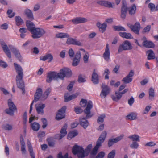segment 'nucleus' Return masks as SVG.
<instances>
[{
	"label": "nucleus",
	"mask_w": 158,
	"mask_h": 158,
	"mask_svg": "<svg viewBox=\"0 0 158 158\" xmlns=\"http://www.w3.org/2000/svg\"><path fill=\"white\" fill-rule=\"evenodd\" d=\"M17 75L16 77V81L18 88L21 89L23 94L25 93L24 84L23 78L24 76L23 69L21 66L15 63L14 64Z\"/></svg>",
	"instance_id": "nucleus-1"
},
{
	"label": "nucleus",
	"mask_w": 158,
	"mask_h": 158,
	"mask_svg": "<svg viewBox=\"0 0 158 158\" xmlns=\"http://www.w3.org/2000/svg\"><path fill=\"white\" fill-rule=\"evenodd\" d=\"M93 107V103L92 101H89L87 104V107L84 110V112L86 114L85 117H80L79 122L80 125L84 129H86L89 125V123L86 119L91 118L93 115L91 114L90 110Z\"/></svg>",
	"instance_id": "nucleus-2"
},
{
	"label": "nucleus",
	"mask_w": 158,
	"mask_h": 158,
	"mask_svg": "<svg viewBox=\"0 0 158 158\" xmlns=\"http://www.w3.org/2000/svg\"><path fill=\"white\" fill-rule=\"evenodd\" d=\"M59 75V78L63 80L65 77H70L72 75V72L69 68L64 67L60 69Z\"/></svg>",
	"instance_id": "nucleus-3"
},
{
	"label": "nucleus",
	"mask_w": 158,
	"mask_h": 158,
	"mask_svg": "<svg viewBox=\"0 0 158 158\" xmlns=\"http://www.w3.org/2000/svg\"><path fill=\"white\" fill-rule=\"evenodd\" d=\"M32 37L34 39H38L42 37L46 33L45 31L42 28H35L31 32Z\"/></svg>",
	"instance_id": "nucleus-4"
},
{
	"label": "nucleus",
	"mask_w": 158,
	"mask_h": 158,
	"mask_svg": "<svg viewBox=\"0 0 158 158\" xmlns=\"http://www.w3.org/2000/svg\"><path fill=\"white\" fill-rule=\"evenodd\" d=\"M42 94V90L40 88H38L36 91L35 94L34 95V100L32 101L30 105V109L29 110V113L31 114L32 109V106L33 103L34 102H37L40 99L41 100V98L42 97L43 95Z\"/></svg>",
	"instance_id": "nucleus-5"
},
{
	"label": "nucleus",
	"mask_w": 158,
	"mask_h": 158,
	"mask_svg": "<svg viewBox=\"0 0 158 158\" xmlns=\"http://www.w3.org/2000/svg\"><path fill=\"white\" fill-rule=\"evenodd\" d=\"M8 105L9 108L6 109L5 110V112L7 114L12 116L14 114V111L17 110L16 106L11 99L8 100Z\"/></svg>",
	"instance_id": "nucleus-6"
},
{
	"label": "nucleus",
	"mask_w": 158,
	"mask_h": 158,
	"mask_svg": "<svg viewBox=\"0 0 158 158\" xmlns=\"http://www.w3.org/2000/svg\"><path fill=\"white\" fill-rule=\"evenodd\" d=\"M59 73L55 71H50L47 73L46 81L48 83L51 82L52 80H56L59 78Z\"/></svg>",
	"instance_id": "nucleus-7"
},
{
	"label": "nucleus",
	"mask_w": 158,
	"mask_h": 158,
	"mask_svg": "<svg viewBox=\"0 0 158 158\" xmlns=\"http://www.w3.org/2000/svg\"><path fill=\"white\" fill-rule=\"evenodd\" d=\"M132 47L131 43L128 41H125L119 47L118 51V53L122 52L123 50H130L132 48Z\"/></svg>",
	"instance_id": "nucleus-8"
},
{
	"label": "nucleus",
	"mask_w": 158,
	"mask_h": 158,
	"mask_svg": "<svg viewBox=\"0 0 158 158\" xmlns=\"http://www.w3.org/2000/svg\"><path fill=\"white\" fill-rule=\"evenodd\" d=\"M102 90L100 94V96L102 98H105L107 95L110 94V89L107 85L102 84L101 86Z\"/></svg>",
	"instance_id": "nucleus-9"
},
{
	"label": "nucleus",
	"mask_w": 158,
	"mask_h": 158,
	"mask_svg": "<svg viewBox=\"0 0 158 158\" xmlns=\"http://www.w3.org/2000/svg\"><path fill=\"white\" fill-rule=\"evenodd\" d=\"M127 9L126 0H122L120 15L121 18L122 19H125Z\"/></svg>",
	"instance_id": "nucleus-10"
},
{
	"label": "nucleus",
	"mask_w": 158,
	"mask_h": 158,
	"mask_svg": "<svg viewBox=\"0 0 158 158\" xmlns=\"http://www.w3.org/2000/svg\"><path fill=\"white\" fill-rule=\"evenodd\" d=\"M128 91V89H126L122 92H116L115 95H112L111 98L112 100L115 102H118L121 98L123 94H124Z\"/></svg>",
	"instance_id": "nucleus-11"
},
{
	"label": "nucleus",
	"mask_w": 158,
	"mask_h": 158,
	"mask_svg": "<svg viewBox=\"0 0 158 158\" xmlns=\"http://www.w3.org/2000/svg\"><path fill=\"white\" fill-rule=\"evenodd\" d=\"M66 109V107L64 106L58 110V113L56 114V118L57 120H60L65 117V113Z\"/></svg>",
	"instance_id": "nucleus-12"
},
{
	"label": "nucleus",
	"mask_w": 158,
	"mask_h": 158,
	"mask_svg": "<svg viewBox=\"0 0 158 158\" xmlns=\"http://www.w3.org/2000/svg\"><path fill=\"white\" fill-rule=\"evenodd\" d=\"M124 136V135L122 134L115 138L109 139L107 143L108 147H110L112 146L114 143L119 142L123 138Z\"/></svg>",
	"instance_id": "nucleus-13"
},
{
	"label": "nucleus",
	"mask_w": 158,
	"mask_h": 158,
	"mask_svg": "<svg viewBox=\"0 0 158 158\" xmlns=\"http://www.w3.org/2000/svg\"><path fill=\"white\" fill-rule=\"evenodd\" d=\"M0 44L4 52L8 57L9 58H10L11 57V52L6 44L3 41L0 42Z\"/></svg>",
	"instance_id": "nucleus-14"
},
{
	"label": "nucleus",
	"mask_w": 158,
	"mask_h": 158,
	"mask_svg": "<svg viewBox=\"0 0 158 158\" xmlns=\"http://www.w3.org/2000/svg\"><path fill=\"white\" fill-rule=\"evenodd\" d=\"M97 3L101 5L109 8H114L115 7L114 3H111L108 1H98Z\"/></svg>",
	"instance_id": "nucleus-15"
},
{
	"label": "nucleus",
	"mask_w": 158,
	"mask_h": 158,
	"mask_svg": "<svg viewBox=\"0 0 158 158\" xmlns=\"http://www.w3.org/2000/svg\"><path fill=\"white\" fill-rule=\"evenodd\" d=\"M9 47L17 58L19 60L22 59L19 50L17 48L11 45H9Z\"/></svg>",
	"instance_id": "nucleus-16"
},
{
	"label": "nucleus",
	"mask_w": 158,
	"mask_h": 158,
	"mask_svg": "<svg viewBox=\"0 0 158 158\" xmlns=\"http://www.w3.org/2000/svg\"><path fill=\"white\" fill-rule=\"evenodd\" d=\"M66 43L68 45H74L81 46L82 44L79 41H77L75 39L71 37L67 38Z\"/></svg>",
	"instance_id": "nucleus-17"
},
{
	"label": "nucleus",
	"mask_w": 158,
	"mask_h": 158,
	"mask_svg": "<svg viewBox=\"0 0 158 158\" xmlns=\"http://www.w3.org/2000/svg\"><path fill=\"white\" fill-rule=\"evenodd\" d=\"M84 150L83 148L82 147L76 144L74 145L72 148V153L74 155L84 152Z\"/></svg>",
	"instance_id": "nucleus-18"
},
{
	"label": "nucleus",
	"mask_w": 158,
	"mask_h": 158,
	"mask_svg": "<svg viewBox=\"0 0 158 158\" xmlns=\"http://www.w3.org/2000/svg\"><path fill=\"white\" fill-rule=\"evenodd\" d=\"M110 51L109 48V44H107L105 49V51L104 53L103 57L105 60L107 61H109L110 59Z\"/></svg>",
	"instance_id": "nucleus-19"
},
{
	"label": "nucleus",
	"mask_w": 158,
	"mask_h": 158,
	"mask_svg": "<svg viewBox=\"0 0 158 158\" xmlns=\"http://www.w3.org/2000/svg\"><path fill=\"white\" fill-rule=\"evenodd\" d=\"M81 52L80 51H77L73 60V62L72 64L73 66H77L79 64L80 58H81Z\"/></svg>",
	"instance_id": "nucleus-20"
},
{
	"label": "nucleus",
	"mask_w": 158,
	"mask_h": 158,
	"mask_svg": "<svg viewBox=\"0 0 158 158\" xmlns=\"http://www.w3.org/2000/svg\"><path fill=\"white\" fill-rule=\"evenodd\" d=\"M45 107V104H36L35 105L36 110L37 113L41 115H43L44 114V109Z\"/></svg>",
	"instance_id": "nucleus-21"
},
{
	"label": "nucleus",
	"mask_w": 158,
	"mask_h": 158,
	"mask_svg": "<svg viewBox=\"0 0 158 158\" xmlns=\"http://www.w3.org/2000/svg\"><path fill=\"white\" fill-rule=\"evenodd\" d=\"M87 19L83 17H76L72 20V22L74 24H77L87 22Z\"/></svg>",
	"instance_id": "nucleus-22"
},
{
	"label": "nucleus",
	"mask_w": 158,
	"mask_h": 158,
	"mask_svg": "<svg viewBox=\"0 0 158 158\" xmlns=\"http://www.w3.org/2000/svg\"><path fill=\"white\" fill-rule=\"evenodd\" d=\"M92 81L94 84H97L99 83V79L98 75L95 69L94 70L92 73Z\"/></svg>",
	"instance_id": "nucleus-23"
},
{
	"label": "nucleus",
	"mask_w": 158,
	"mask_h": 158,
	"mask_svg": "<svg viewBox=\"0 0 158 158\" xmlns=\"http://www.w3.org/2000/svg\"><path fill=\"white\" fill-rule=\"evenodd\" d=\"M67 125L65 124L62 128L60 131V134H58L57 135L59 136V139H61L63 137L65 136L67 134V131L66 129H67Z\"/></svg>",
	"instance_id": "nucleus-24"
},
{
	"label": "nucleus",
	"mask_w": 158,
	"mask_h": 158,
	"mask_svg": "<svg viewBox=\"0 0 158 158\" xmlns=\"http://www.w3.org/2000/svg\"><path fill=\"white\" fill-rule=\"evenodd\" d=\"M140 25L139 23L136 22L131 28V30L137 34H139V31L140 29Z\"/></svg>",
	"instance_id": "nucleus-25"
},
{
	"label": "nucleus",
	"mask_w": 158,
	"mask_h": 158,
	"mask_svg": "<svg viewBox=\"0 0 158 158\" xmlns=\"http://www.w3.org/2000/svg\"><path fill=\"white\" fill-rule=\"evenodd\" d=\"M107 135V132L106 131H103L101 134L98 139L97 143L102 145V144L104 142Z\"/></svg>",
	"instance_id": "nucleus-26"
},
{
	"label": "nucleus",
	"mask_w": 158,
	"mask_h": 158,
	"mask_svg": "<svg viewBox=\"0 0 158 158\" xmlns=\"http://www.w3.org/2000/svg\"><path fill=\"white\" fill-rule=\"evenodd\" d=\"M78 95V94L75 93L70 96H69L68 93L64 95V101L65 102H68L73 99L76 98Z\"/></svg>",
	"instance_id": "nucleus-27"
},
{
	"label": "nucleus",
	"mask_w": 158,
	"mask_h": 158,
	"mask_svg": "<svg viewBox=\"0 0 158 158\" xmlns=\"http://www.w3.org/2000/svg\"><path fill=\"white\" fill-rule=\"evenodd\" d=\"M26 25L27 29L31 32L35 28V26L34 23L29 20H27L26 22Z\"/></svg>",
	"instance_id": "nucleus-28"
},
{
	"label": "nucleus",
	"mask_w": 158,
	"mask_h": 158,
	"mask_svg": "<svg viewBox=\"0 0 158 158\" xmlns=\"http://www.w3.org/2000/svg\"><path fill=\"white\" fill-rule=\"evenodd\" d=\"M24 12L27 17L30 19L32 20L34 19V16L31 11L27 9L25 10Z\"/></svg>",
	"instance_id": "nucleus-29"
},
{
	"label": "nucleus",
	"mask_w": 158,
	"mask_h": 158,
	"mask_svg": "<svg viewBox=\"0 0 158 158\" xmlns=\"http://www.w3.org/2000/svg\"><path fill=\"white\" fill-rule=\"evenodd\" d=\"M126 117L129 120H134L137 118V114L135 112H132L128 114Z\"/></svg>",
	"instance_id": "nucleus-30"
},
{
	"label": "nucleus",
	"mask_w": 158,
	"mask_h": 158,
	"mask_svg": "<svg viewBox=\"0 0 158 158\" xmlns=\"http://www.w3.org/2000/svg\"><path fill=\"white\" fill-rule=\"evenodd\" d=\"M143 45L144 47L148 48H153L155 46V45L152 42L148 40L143 41Z\"/></svg>",
	"instance_id": "nucleus-31"
},
{
	"label": "nucleus",
	"mask_w": 158,
	"mask_h": 158,
	"mask_svg": "<svg viewBox=\"0 0 158 158\" xmlns=\"http://www.w3.org/2000/svg\"><path fill=\"white\" fill-rule=\"evenodd\" d=\"M21 150L23 154L26 153V146L23 139L22 138L20 139Z\"/></svg>",
	"instance_id": "nucleus-32"
},
{
	"label": "nucleus",
	"mask_w": 158,
	"mask_h": 158,
	"mask_svg": "<svg viewBox=\"0 0 158 158\" xmlns=\"http://www.w3.org/2000/svg\"><path fill=\"white\" fill-rule=\"evenodd\" d=\"M27 146L31 158H35V155L33 152L32 147L31 143L28 140L27 141Z\"/></svg>",
	"instance_id": "nucleus-33"
},
{
	"label": "nucleus",
	"mask_w": 158,
	"mask_h": 158,
	"mask_svg": "<svg viewBox=\"0 0 158 158\" xmlns=\"http://www.w3.org/2000/svg\"><path fill=\"white\" fill-rule=\"evenodd\" d=\"M101 145L96 143L95 146L94 148L90 152V154L92 155L95 156L98 153V150L99 148L101 146Z\"/></svg>",
	"instance_id": "nucleus-34"
},
{
	"label": "nucleus",
	"mask_w": 158,
	"mask_h": 158,
	"mask_svg": "<svg viewBox=\"0 0 158 158\" xmlns=\"http://www.w3.org/2000/svg\"><path fill=\"white\" fill-rule=\"evenodd\" d=\"M69 34L66 33H60L56 34V38L60 39L69 38Z\"/></svg>",
	"instance_id": "nucleus-35"
},
{
	"label": "nucleus",
	"mask_w": 158,
	"mask_h": 158,
	"mask_svg": "<svg viewBox=\"0 0 158 158\" xmlns=\"http://www.w3.org/2000/svg\"><path fill=\"white\" fill-rule=\"evenodd\" d=\"M119 34L121 37L127 39H131L133 38L131 34L129 33L120 32L119 33Z\"/></svg>",
	"instance_id": "nucleus-36"
},
{
	"label": "nucleus",
	"mask_w": 158,
	"mask_h": 158,
	"mask_svg": "<svg viewBox=\"0 0 158 158\" xmlns=\"http://www.w3.org/2000/svg\"><path fill=\"white\" fill-rule=\"evenodd\" d=\"M31 126L32 129L35 131H38L40 128V125L37 122H34L31 124Z\"/></svg>",
	"instance_id": "nucleus-37"
},
{
	"label": "nucleus",
	"mask_w": 158,
	"mask_h": 158,
	"mask_svg": "<svg viewBox=\"0 0 158 158\" xmlns=\"http://www.w3.org/2000/svg\"><path fill=\"white\" fill-rule=\"evenodd\" d=\"M147 53L148 54L147 59L148 60L154 59L155 58V54L153 51L150 49L147 51Z\"/></svg>",
	"instance_id": "nucleus-38"
},
{
	"label": "nucleus",
	"mask_w": 158,
	"mask_h": 158,
	"mask_svg": "<svg viewBox=\"0 0 158 158\" xmlns=\"http://www.w3.org/2000/svg\"><path fill=\"white\" fill-rule=\"evenodd\" d=\"M136 7L135 4H133L131 7L129 8L128 11L130 15H134L135 13L136 10Z\"/></svg>",
	"instance_id": "nucleus-39"
},
{
	"label": "nucleus",
	"mask_w": 158,
	"mask_h": 158,
	"mask_svg": "<svg viewBox=\"0 0 158 158\" xmlns=\"http://www.w3.org/2000/svg\"><path fill=\"white\" fill-rule=\"evenodd\" d=\"M133 142H139V136L137 135L134 134L128 137Z\"/></svg>",
	"instance_id": "nucleus-40"
},
{
	"label": "nucleus",
	"mask_w": 158,
	"mask_h": 158,
	"mask_svg": "<svg viewBox=\"0 0 158 158\" xmlns=\"http://www.w3.org/2000/svg\"><path fill=\"white\" fill-rule=\"evenodd\" d=\"M16 24L18 26L21 25L23 23V21L19 16H16L15 18Z\"/></svg>",
	"instance_id": "nucleus-41"
},
{
	"label": "nucleus",
	"mask_w": 158,
	"mask_h": 158,
	"mask_svg": "<svg viewBox=\"0 0 158 158\" xmlns=\"http://www.w3.org/2000/svg\"><path fill=\"white\" fill-rule=\"evenodd\" d=\"M78 134V132L77 131H74L70 132L68 135L67 138L69 139H71L72 138L74 137Z\"/></svg>",
	"instance_id": "nucleus-42"
},
{
	"label": "nucleus",
	"mask_w": 158,
	"mask_h": 158,
	"mask_svg": "<svg viewBox=\"0 0 158 158\" xmlns=\"http://www.w3.org/2000/svg\"><path fill=\"white\" fill-rule=\"evenodd\" d=\"M50 92L51 89L49 88L47 89L41 98V100L44 101L45 100L49 94Z\"/></svg>",
	"instance_id": "nucleus-43"
},
{
	"label": "nucleus",
	"mask_w": 158,
	"mask_h": 158,
	"mask_svg": "<svg viewBox=\"0 0 158 158\" xmlns=\"http://www.w3.org/2000/svg\"><path fill=\"white\" fill-rule=\"evenodd\" d=\"M113 28L115 31H126V30L121 26H113Z\"/></svg>",
	"instance_id": "nucleus-44"
},
{
	"label": "nucleus",
	"mask_w": 158,
	"mask_h": 158,
	"mask_svg": "<svg viewBox=\"0 0 158 158\" xmlns=\"http://www.w3.org/2000/svg\"><path fill=\"white\" fill-rule=\"evenodd\" d=\"M149 99L151 100L154 99V90L152 88H150L149 91Z\"/></svg>",
	"instance_id": "nucleus-45"
},
{
	"label": "nucleus",
	"mask_w": 158,
	"mask_h": 158,
	"mask_svg": "<svg viewBox=\"0 0 158 158\" xmlns=\"http://www.w3.org/2000/svg\"><path fill=\"white\" fill-rule=\"evenodd\" d=\"M89 101H89L87 102V101L86 99H82L80 102V104L81 107H86L87 104Z\"/></svg>",
	"instance_id": "nucleus-46"
},
{
	"label": "nucleus",
	"mask_w": 158,
	"mask_h": 158,
	"mask_svg": "<svg viewBox=\"0 0 158 158\" xmlns=\"http://www.w3.org/2000/svg\"><path fill=\"white\" fill-rule=\"evenodd\" d=\"M106 117V115L104 114H102L99 116L97 120V123H102L103 122L104 119Z\"/></svg>",
	"instance_id": "nucleus-47"
},
{
	"label": "nucleus",
	"mask_w": 158,
	"mask_h": 158,
	"mask_svg": "<svg viewBox=\"0 0 158 158\" xmlns=\"http://www.w3.org/2000/svg\"><path fill=\"white\" fill-rule=\"evenodd\" d=\"M132 80V78L129 77H128L126 76L123 79L122 81L125 84H128L131 82Z\"/></svg>",
	"instance_id": "nucleus-48"
},
{
	"label": "nucleus",
	"mask_w": 158,
	"mask_h": 158,
	"mask_svg": "<svg viewBox=\"0 0 158 158\" xmlns=\"http://www.w3.org/2000/svg\"><path fill=\"white\" fill-rule=\"evenodd\" d=\"M107 26V24L106 23H104L101 25V26L99 28V30L102 33H103L106 30Z\"/></svg>",
	"instance_id": "nucleus-49"
},
{
	"label": "nucleus",
	"mask_w": 158,
	"mask_h": 158,
	"mask_svg": "<svg viewBox=\"0 0 158 158\" xmlns=\"http://www.w3.org/2000/svg\"><path fill=\"white\" fill-rule=\"evenodd\" d=\"M139 146V144L137 142H132V143L130 145V147L132 148L136 149H137Z\"/></svg>",
	"instance_id": "nucleus-50"
},
{
	"label": "nucleus",
	"mask_w": 158,
	"mask_h": 158,
	"mask_svg": "<svg viewBox=\"0 0 158 158\" xmlns=\"http://www.w3.org/2000/svg\"><path fill=\"white\" fill-rule=\"evenodd\" d=\"M2 128L6 130H11L12 129V125L7 124L2 126Z\"/></svg>",
	"instance_id": "nucleus-51"
},
{
	"label": "nucleus",
	"mask_w": 158,
	"mask_h": 158,
	"mask_svg": "<svg viewBox=\"0 0 158 158\" xmlns=\"http://www.w3.org/2000/svg\"><path fill=\"white\" fill-rule=\"evenodd\" d=\"M92 146V144H91L88 145L86 147L84 151L85 153L87 154V155H88L90 153Z\"/></svg>",
	"instance_id": "nucleus-52"
},
{
	"label": "nucleus",
	"mask_w": 158,
	"mask_h": 158,
	"mask_svg": "<svg viewBox=\"0 0 158 158\" xmlns=\"http://www.w3.org/2000/svg\"><path fill=\"white\" fill-rule=\"evenodd\" d=\"M115 155V151L112 150L108 154L107 158H114Z\"/></svg>",
	"instance_id": "nucleus-53"
},
{
	"label": "nucleus",
	"mask_w": 158,
	"mask_h": 158,
	"mask_svg": "<svg viewBox=\"0 0 158 158\" xmlns=\"http://www.w3.org/2000/svg\"><path fill=\"white\" fill-rule=\"evenodd\" d=\"M78 81L79 83H81L85 82L86 80L85 78L83 77L81 75H80L78 77Z\"/></svg>",
	"instance_id": "nucleus-54"
},
{
	"label": "nucleus",
	"mask_w": 158,
	"mask_h": 158,
	"mask_svg": "<svg viewBox=\"0 0 158 158\" xmlns=\"http://www.w3.org/2000/svg\"><path fill=\"white\" fill-rule=\"evenodd\" d=\"M41 121L43 124L42 127L43 129L45 128L48 125L47 120L45 118H42L41 119Z\"/></svg>",
	"instance_id": "nucleus-55"
},
{
	"label": "nucleus",
	"mask_w": 158,
	"mask_h": 158,
	"mask_svg": "<svg viewBox=\"0 0 158 158\" xmlns=\"http://www.w3.org/2000/svg\"><path fill=\"white\" fill-rule=\"evenodd\" d=\"M68 153H66L63 156L62 155V153L60 152L59 153L57 156L58 158H72L71 157L68 158Z\"/></svg>",
	"instance_id": "nucleus-56"
},
{
	"label": "nucleus",
	"mask_w": 158,
	"mask_h": 158,
	"mask_svg": "<svg viewBox=\"0 0 158 158\" xmlns=\"http://www.w3.org/2000/svg\"><path fill=\"white\" fill-rule=\"evenodd\" d=\"M7 14L9 15V17L10 18H12L14 17L15 15V12L12 13V10L11 9H9L7 11Z\"/></svg>",
	"instance_id": "nucleus-57"
},
{
	"label": "nucleus",
	"mask_w": 158,
	"mask_h": 158,
	"mask_svg": "<svg viewBox=\"0 0 158 158\" xmlns=\"http://www.w3.org/2000/svg\"><path fill=\"white\" fill-rule=\"evenodd\" d=\"M110 73V72L109 69H105L104 70V74H106L105 76V79H108L109 78V77L108 75Z\"/></svg>",
	"instance_id": "nucleus-58"
},
{
	"label": "nucleus",
	"mask_w": 158,
	"mask_h": 158,
	"mask_svg": "<svg viewBox=\"0 0 158 158\" xmlns=\"http://www.w3.org/2000/svg\"><path fill=\"white\" fill-rule=\"evenodd\" d=\"M105 155V153L103 152H99L95 158H103Z\"/></svg>",
	"instance_id": "nucleus-59"
},
{
	"label": "nucleus",
	"mask_w": 158,
	"mask_h": 158,
	"mask_svg": "<svg viewBox=\"0 0 158 158\" xmlns=\"http://www.w3.org/2000/svg\"><path fill=\"white\" fill-rule=\"evenodd\" d=\"M75 111L77 114L81 113L83 112V110L81 107H75Z\"/></svg>",
	"instance_id": "nucleus-60"
},
{
	"label": "nucleus",
	"mask_w": 158,
	"mask_h": 158,
	"mask_svg": "<svg viewBox=\"0 0 158 158\" xmlns=\"http://www.w3.org/2000/svg\"><path fill=\"white\" fill-rule=\"evenodd\" d=\"M38 138H42L45 136V132L44 131H39L38 133Z\"/></svg>",
	"instance_id": "nucleus-61"
},
{
	"label": "nucleus",
	"mask_w": 158,
	"mask_h": 158,
	"mask_svg": "<svg viewBox=\"0 0 158 158\" xmlns=\"http://www.w3.org/2000/svg\"><path fill=\"white\" fill-rule=\"evenodd\" d=\"M120 67V65H116L113 70V72L115 73L116 74L118 73V71L119 70Z\"/></svg>",
	"instance_id": "nucleus-62"
},
{
	"label": "nucleus",
	"mask_w": 158,
	"mask_h": 158,
	"mask_svg": "<svg viewBox=\"0 0 158 158\" xmlns=\"http://www.w3.org/2000/svg\"><path fill=\"white\" fill-rule=\"evenodd\" d=\"M74 85V82H71L68 85L67 87V89L69 91H71Z\"/></svg>",
	"instance_id": "nucleus-63"
},
{
	"label": "nucleus",
	"mask_w": 158,
	"mask_h": 158,
	"mask_svg": "<svg viewBox=\"0 0 158 158\" xmlns=\"http://www.w3.org/2000/svg\"><path fill=\"white\" fill-rule=\"evenodd\" d=\"M0 66L5 68L7 66V64L5 62L0 60Z\"/></svg>",
	"instance_id": "nucleus-64"
}]
</instances>
